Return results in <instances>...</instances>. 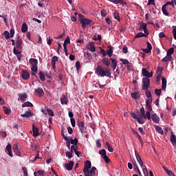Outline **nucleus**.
<instances>
[{
  "label": "nucleus",
  "mask_w": 176,
  "mask_h": 176,
  "mask_svg": "<svg viewBox=\"0 0 176 176\" xmlns=\"http://www.w3.org/2000/svg\"><path fill=\"white\" fill-rule=\"evenodd\" d=\"M96 74L98 76L104 78V76H107L109 78L111 76V72L109 69H104L101 66L98 65L96 67Z\"/></svg>",
  "instance_id": "nucleus-1"
},
{
  "label": "nucleus",
  "mask_w": 176,
  "mask_h": 176,
  "mask_svg": "<svg viewBox=\"0 0 176 176\" xmlns=\"http://www.w3.org/2000/svg\"><path fill=\"white\" fill-rule=\"evenodd\" d=\"M30 64L32 65L31 70L34 74L38 72V60L36 58H30L29 60Z\"/></svg>",
  "instance_id": "nucleus-2"
},
{
  "label": "nucleus",
  "mask_w": 176,
  "mask_h": 176,
  "mask_svg": "<svg viewBox=\"0 0 176 176\" xmlns=\"http://www.w3.org/2000/svg\"><path fill=\"white\" fill-rule=\"evenodd\" d=\"M151 85V79L148 78H143L142 79V89L143 90H147Z\"/></svg>",
  "instance_id": "nucleus-3"
},
{
  "label": "nucleus",
  "mask_w": 176,
  "mask_h": 176,
  "mask_svg": "<svg viewBox=\"0 0 176 176\" xmlns=\"http://www.w3.org/2000/svg\"><path fill=\"white\" fill-rule=\"evenodd\" d=\"M80 23L82 25V28H85L86 25H89L91 23V20L86 19V18H80Z\"/></svg>",
  "instance_id": "nucleus-4"
},
{
  "label": "nucleus",
  "mask_w": 176,
  "mask_h": 176,
  "mask_svg": "<svg viewBox=\"0 0 176 176\" xmlns=\"http://www.w3.org/2000/svg\"><path fill=\"white\" fill-rule=\"evenodd\" d=\"M99 155H101L102 159H104L106 163H109V158L107 155V151L105 149H102L99 151Z\"/></svg>",
  "instance_id": "nucleus-5"
},
{
  "label": "nucleus",
  "mask_w": 176,
  "mask_h": 176,
  "mask_svg": "<svg viewBox=\"0 0 176 176\" xmlns=\"http://www.w3.org/2000/svg\"><path fill=\"white\" fill-rule=\"evenodd\" d=\"M131 116L133 119H136L140 124H144V120L142 119V117L138 116L135 113H131Z\"/></svg>",
  "instance_id": "nucleus-6"
},
{
  "label": "nucleus",
  "mask_w": 176,
  "mask_h": 176,
  "mask_svg": "<svg viewBox=\"0 0 176 176\" xmlns=\"http://www.w3.org/2000/svg\"><path fill=\"white\" fill-rule=\"evenodd\" d=\"M89 168H91V162L90 161H86L83 169V173H90V171H89Z\"/></svg>",
  "instance_id": "nucleus-7"
},
{
  "label": "nucleus",
  "mask_w": 176,
  "mask_h": 176,
  "mask_svg": "<svg viewBox=\"0 0 176 176\" xmlns=\"http://www.w3.org/2000/svg\"><path fill=\"white\" fill-rule=\"evenodd\" d=\"M142 74L144 76H146V78H152V76H153V72H148V70H146V69L143 68L142 70Z\"/></svg>",
  "instance_id": "nucleus-8"
},
{
  "label": "nucleus",
  "mask_w": 176,
  "mask_h": 176,
  "mask_svg": "<svg viewBox=\"0 0 176 176\" xmlns=\"http://www.w3.org/2000/svg\"><path fill=\"white\" fill-rule=\"evenodd\" d=\"M140 31H144V34L148 35V29H146V24L145 23H142L140 27L138 29Z\"/></svg>",
  "instance_id": "nucleus-9"
},
{
  "label": "nucleus",
  "mask_w": 176,
  "mask_h": 176,
  "mask_svg": "<svg viewBox=\"0 0 176 176\" xmlns=\"http://www.w3.org/2000/svg\"><path fill=\"white\" fill-rule=\"evenodd\" d=\"M97 168L96 167H92L90 172L84 173L85 176H94L96 175V170Z\"/></svg>",
  "instance_id": "nucleus-10"
},
{
  "label": "nucleus",
  "mask_w": 176,
  "mask_h": 176,
  "mask_svg": "<svg viewBox=\"0 0 176 176\" xmlns=\"http://www.w3.org/2000/svg\"><path fill=\"white\" fill-rule=\"evenodd\" d=\"M65 168L66 170H67V171H71V170H72L74 168V162L69 161V163L65 164Z\"/></svg>",
  "instance_id": "nucleus-11"
},
{
  "label": "nucleus",
  "mask_w": 176,
  "mask_h": 176,
  "mask_svg": "<svg viewBox=\"0 0 176 176\" xmlns=\"http://www.w3.org/2000/svg\"><path fill=\"white\" fill-rule=\"evenodd\" d=\"M135 155L136 160H138V162L139 163L140 167H142L144 166V162H142L141 157L137 153V151H135Z\"/></svg>",
  "instance_id": "nucleus-12"
},
{
  "label": "nucleus",
  "mask_w": 176,
  "mask_h": 176,
  "mask_svg": "<svg viewBox=\"0 0 176 176\" xmlns=\"http://www.w3.org/2000/svg\"><path fill=\"white\" fill-rule=\"evenodd\" d=\"M35 93L38 97H43V96L45 94V92H43V89L42 88L36 89Z\"/></svg>",
  "instance_id": "nucleus-13"
},
{
  "label": "nucleus",
  "mask_w": 176,
  "mask_h": 176,
  "mask_svg": "<svg viewBox=\"0 0 176 176\" xmlns=\"http://www.w3.org/2000/svg\"><path fill=\"white\" fill-rule=\"evenodd\" d=\"M22 78L25 80H28L30 79V72L27 71H23L22 72Z\"/></svg>",
  "instance_id": "nucleus-14"
},
{
  "label": "nucleus",
  "mask_w": 176,
  "mask_h": 176,
  "mask_svg": "<svg viewBox=\"0 0 176 176\" xmlns=\"http://www.w3.org/2000/svg\"><path fill=\"white\" fill-rule=\"evenodd\" d=\"M110 61H111V68L115 69L118 67V60L115 58H111Z\"/></svg>",
  "instance_id": "nucleus-15"
},
{
  "label": "nucleus",
  "mask_w": 176,
  "mask_h": 176,
  "mask_svg": "<svg viewBox=\"0 0 176 176\" xmlns=\"http://www.w3.org/2000/svg\"><path fill=\"white\" fill-rule=\"evenodd\" d=\"M6 151H8V155H9L10 156V157H13V153L12 152V145H10V144H8L6 146Z\"/></svg>",
  "instance_id": "nucleus-16"
},
{
  "label": "nucleus",
  "mask_w": 176,
  "mask_h": 176,
  "mask_svg": "<svg viewBox=\"0 0 176 176\" xmlns=\"http://www.w3.org/2000/svg\"><path fill=\"white\" fill-rule=\"evenodd\" d=\"M151 119H152L153 122H154V123H159V122L160 121L159 116H157L156 113L151 115Z\"/></svg>",
  "instance_id": "nucleus-17"
},
{
  "label": "nucleus",
  "mask_w": 176,
  "mask_h": 176,
  "mask_svg": "<svg viewBox=\"0 0 176 176\" xmlns=\"http://www.w3.org/2000/svg\"><path fill=\"white\" fill-rule=\"evenodd\" d=\"M173 60L174 58H173L172 56L166 55V57L162 59V61H163L164 63H167L168 61H173Z\"/></svg>",
  "instance_id": "nucleus-18"
},
{
  "label": "nucleus",
  "mask_w": 176,
  "mask_h": 176,
  "mask_svg": "<svg viewBox=\"0 0 176 176\" xmlns=\"http://www.w3.org/2000/svg\"><path fill=\"white\" fill-rule=\"evenodd\" d=\"M78 126L81 133H83V131H85V122H83L82 121H78Z\"/></svg>",
  "instance_id": "nucleus-19"
},
{
  "label": "nucleus",
  "mask_w": 176,
  "mask_h": 176,
  "mask_svg": "<svg viewBox=\"0 0 176 176\" xmlns=\"http://www.w3.org/2000/svg\"><path fill=\"white\" fill-rule=\"evenodd\" d=\"M87 47L89 52H91L92 53H94V52H96V47H94L93 43H89L87 45Z\"/></svg>",
  "instance_id": "nucleus-20"
},
{
  "label": "nucleus",
  "mask_w": 176,
  "mask_h": 176,
  "mask_svg": "<svg viewBox=\"0 0 176 176\" xmlns=\"http://www.w3.org/2000/svg\"><path fill=\"white\" fill-rule=\"evenodd\" d=\"M162 90H163L164 91H166V88L167 87V80L166 78H162Z\"/></svg>",
  "instance_id": "nucleus-21"
},
{
  "label": "nucleus",
  "mask_w": 176,
  "mask_h": 176,
  "mask_svg": "<svg viewBox=\"0 0 176 176\" xmlns=\"http://www.w3.org/2000/svg\"><path fill=\"white\" fill-rule=\"evenodd\" d=\"M60 102L63 105L68 104V98L64 95L63 97L60 98Z\"/></svg>",
  "instance_id": "nucleus-22"
},
{
  "label": "nucleus",
  "mask_w": 176,
  "mask_h": 176,
  "mask_svg": "<svg viewBox=\"0 0 176 176\" xmlns=\"http://www.w3.org/2000/svg\"><path fill=\"white\" fill-rule=\"evenodd\" d=\"M21 116L22 118H30V116H32V112L31 111H27L25 113L21 114Z\"/></svg>",
  "instance_id": "nucleus-23"
},
{
  "label": "nucleus",
  "mask_w": 176,
  "mask_h": 176,
  "mask_svg": "<svg viewBox=\"0 0 176 176\" xmlns=\"http://www.w3.org/2000/svg\"><path fill=\"white\" fill-rule=\"evenodd\" d=\"M33 137H38L39 135V130L36 126H33Z\"/></svg>",
  "instance_id": "nucleus-24"
},
{
  "label": "nucleus",
  "mask_w": 176,
  "mask_h": 176,
  "mask_svg": "<svg viewBox=\"0 0 176 176\" xmlns=\"http://www.w3.org/2000/svg\"><path fill=\"white\" fill-rule=\"evenodd\" d=\"M102 63L104 64V65H107V67H109V65H111V61L108 58H104L102 59Z\"/></svg>",
  "instance_id": "nucleus-25"
},
{
  "label": "nucleus",
  "mask_w": 176,
  "mask_h": 176,
  "mask_svg": "<svg viewBox=\"0 0 176 176\" xmlns=\"http://www.w3.org/2000/svg\"><path fill=\"white\" fill-rule=\"evenodd\" d=\"M58 57L57 56H54L52 58V67L54 69L56 68V61H58Z\"/></svg>",
  "instance_id": "nucleus-26"
},
{
  "label": "nucleus",
  "mask_w": 176,
  "mask_h": 176,
  "mask_svg": "<svg viewBox=\"0 0 176 176\" xmlns=\"http://www.w3.org/2000/svg\"><path fill=\"white\" fill-rule=\"evenodd\" d=\"M170 142L173 145H176V137L175 135H174L173 133H172L170 136Z\"/></svg>",
  "instance_id": "nucleus-27"
},
{
  "label": "nucleus",
  "mask_w": 176,
  "mask_h": 176,
  "mask_svg": "<svg viewBox=\"0 0 176 176\" xmlns=\"http://www.w3.org/2000/svg\"><path fill=\"white\" fill-rule=\"evenodd\" d=\"M21 45H23V40L21 38H19L16 41V49H21Z\"/></svg>",
  "instance_id": "nucleus-28"
},
{
  "label": "nucleus",
  "mask_w": 176,
  "mask_h": 176,
  "mask_svg": "<svg viewBox=\"0 0 176 176\" xmlns=\"http://www.w3.org/2000/svg\"><path fill=\"white\" fill-rule=\"evenodd\" d=\"M144 36L146 37L148 36V34H146V33L139 32L135 36V38H142Z\"/></svg>",
  "instance_id": "nucleus-29"
},
{
  "label": "nucleus",
  "mask_w": 176,
  "mask_h": 176,
  "mask_svg": "<svg viewBox=\"0 0 176 176\" xmlns=\"http://www.w3.org/2000/svg\"><path fill=\"white\" fill-rule=\"evenodd\" d=\"M107 53L109 57H112V55L113 54V47H110Z\"/></svg>",
  "instance_id": "nucleus-30"
},
{
  "label": "nucleus",
  "mask_w": 176,
  "mask_h": 176,
  "mask_svg": "<svg viewBox=\"0 0 176 176\" xmlns=\"http://www.w3.org/2000/svg\"><path fill=\"white\" fill-rule=\"evenodd\" d=\"M22 32H27L28 31V26L27 25V23H23L21 28Z\"/></svg>",
  "instance_id": "nucleus-31"
},
{
  "label": "nucleus",
  "mask_w": 176,
  "mask_h": 176,
  "mask_svg": "<svg viewBox=\"0 0 176 176\" xmlns=\"http://www.w3.org/2000/svg\"><path fill=\"white\" fill-rule=\"evenodd\" d=\"M155 130H156V131H157V133H159V134H162V135H163V134H164L163 129H162V127H160L159 126H157L155 127Z\"/></svg>",
  "instance_id": "nucleus-32"
},
{
  "label": "nucleus",
  "mask_w": 176,
  "mask_h": 176,
  "mask_svg": "<svg viewBox=\"0 0 176 176\" xmlns=\"http://www.w3.org/2000/svg\"><path fill=\"white\" fill-rule=\"evenodd\" d=\"M38 75L40 76L41 80H42L43 82L45 80V79H46L45 77V74L43 72H39Z\"/></svg>",
  "instance_id": "nucleus-33"
},
{
  "label": "nucleus",
  "mask_w": 176,
  "mask_h": 176,
  "mask_svg": "<svg viewBox=\"0 0 176 176\" xmlns=\"http://www.w3.org/2000/svg\"><path fill=\"white\" fill-rule=\"evenodd\" d=\"M164 170L166 171V174L169 176H175V174L173 173V171L168 170L167 168H164Z\"/></svg>",
  "instance_id": "nucleus-34"
},
{
  "label": "nucleus",
  "mask_w": 176,
  "mask_h": 176,
  "mask_svg": "<svg viewBox=\"0 0 176 176\" xmlns=\"http://www.w3.org/2000/svg\"><path fill=\"white\" fill-rule=\"evenodd\" d=\"M162 9V13H164L165 16H168V12H167V9L166 8V5H164Z\"/></svg>",
  "instance_id": "nucleus-35"
},
{
  "label": "nucleus",
  "mask_w": 176,
  "mask_h": 176,
  "mask_svg": "<svg viewBox=\"0 0 176 176\" xmlns=\"http://www.w3.org/2000/svg\"><path fill=\"white\" fill-rule=\"evenodd\" d=\"M25 107H32V103L31 102H25L22 104V107L25 108Z\"/></svg>",
  "instance_id": "nucleus-36"
},
{
  "label": "nucleus",
  "mask_w": 176,
  "mask_h": 176,
  "mask_svg": "<svg viewBox=\"0 0 176 176\" xmlns=\"http://www.w3.org/2000/svg\"><path fill=\"white\" fill-rule=\"evenodd\" d=\"M106 146L109 152H113V148H112L109 143L106 142Z\"/></svg>",
  "instance_id": "nucleus-37"
},
{
  "label": "nucleus",
  "mask_w": 176,
  "mask_h": 176,
  "mask_svg": "<svg viewBox=\"0 0 176 176\" xmlns=\"http://www.w3.org/2000/svg\"><path fill=\"white\" fill-rule=\"evenodd\" d=\"M3 110L4 111V113H5L6 115H9V113H10V109H9V108H8V107H6V106H3Z\"/></svg>",
  "instance_id": "nucleus-38"
},
{
  "label": "nucleus",
  "mask_w": 176,
  "mask_h": 176,
  "mask_svg": "<svg viewBox=\"0 0 176 176\" xmlns=\"http://www.w3.org/2000/svg\"><path fill=\"white\" fill-rule=\"evenodd\" d=\"M113 16H114V19H116V20H118V21L120 20V16H119V12L116 11L113 13Z\"/></svg>",
  "instance_id": "nucleus-39"
},
{
  "label": "nucleus",
  "mask_w": 176,
  "mask_h": 176,
  "mask_svg": "<svg viewBox=\"0 0 176 176\" xmlns=\"http://www.w3.org/2000/svg\"><path fill=\"white\" fill-rule=\"evenodd\" d=\"M173 53H174V48L171 47L170 48L167 52H166V55L167 56H171V54H173Z\"/></svg>",
  "instance_id": "nucleus-40"
},
{
  "label": "nucleus",
  "mask_w": 176,
  "mask_h": 176,
  "mask_svg": "<svg viewBox=\"0 0 176 176\" xmlns=\"http://www.w3.org/2000/svg\"><path fill=\"white\" fill-rule=\"evenodd\" d=\"M140 112L142 113V118H144V119H146V115L145 114V109H144V108H141Z\"/></svg>",
  "instance_id": "nucleus-41"
},
{
  "label": "nucleus",
  "mask_w": 176,
  "mask_h": 176,
  "mask_svg": "<svg viewBox=\"0 0 176 176\" xmlns=\"http://www.w3.org/2000/svg\"><path fill=\"white\" fill-rule=\"evenodd\" d=\"M120 61L122 63V64H124V65H129L130 64V62H129V60H127V59H123L121 58Z\"/></svg>",
  "instance_id": "nucleus-42"
},
{
  "label": "nucleus",
  "mask_w": 176,
  "mask_h": 176,
  "mask_svg": "<svg viewBox=\"0 0 176 176\" xmlns=\"http://www.w3.org/2000/svg\"><path fill=\"white\" fill-rule=\"evenodd\" d=\"M131 97H132V98H134V100H137V98H138V97H140V94H138V93H132Z\"/></svg>",
  "instance_id": "nucleus-43"
},
{
  "label": "nucleus",
  "mask_w": 176,
  "mask_h": 176,
  "mask_svg": "<svg viewBox=\"0 0 176 176\" xmlns=\"http://www.w3.org/2000/svg\"><path fill=\"white\" fill-rule=\"evenodd\" d=\"M3 35L6 38V39H9L10 38V34H9V32H8V31H5L3 32Z\"/></svg>",
  "instance_id": "nucleus-44"
},
{
  "label": "nucleus",
  "mask_w": 176,
  "mask_h": 176,
  "mask_svg": "<svg viewBox=\"0 0 176 176\" xmlns=\"http://www.w3.org/2000/svg\"><path fill=\"white\" fill-rule=\"evenodd\" d=\"M20 98L21 101H25L27 100V95L25 94L21 95Z\"/></svg>",
  "instance_id": "nucleus-45"
},
{
  "label": "nucleus",
  "mask_w": 176,
  "mask_h": 176,
  "mask_svg": "<svg viewBox=\"0 0 176 176\" xmlns=\"http://www.w3.org/2000/svg\"><path fill=\"white\" fill-rule=\"evenodd\" d=\"M70 143H71L72 145H77V144H78V139L75 138V139H74V140H71Z\"/></svg>",
  "instance_id": "nucleus-46"
},
{
  "label": "nucleus",
  "mask_w": 176,
  "mask_h": 176,
  "mask_svg": "<svg viewBox=\"0 0 176 176\" xmlns=\"http://www.w3.org/2000/svg\"><path fill=\"white\" fill-rule=\"evenodd\" d=\"M22 170L23 171L24 176H28V170H27V168L22 167Z\"/></svg>",
  "instance_id": "nucleus-47"
},
{
  "label": "nucleus",
  "mask_w": 176,
  "mask_h": 176,
  "mask_svg": "<svg viewBox=\"0 0 176 176\" xmlns=\"http://www.w3.org/2000/svg\"><path fill=\"white\" fill-rule=\"evenodd\" d=\"M70 122H71V124H72V127H75L76 123V121H75V118H72L70 119Z\"/></svg>",
  "instance_id": "nucleus-48"
},
{
  "label": "nucleus",
  "mask_w": 176,
  "mask_h": 176,
  "mask_svg": "<svg viewBox=\"0 0 176 176\" xmlns=\"http://www.w3.org/2000/svg\"><path fill=\"white\" fill-rule=\"evenodd\" d=\"M47 113L50 116H54V113L53 112V110H52V109H48Z\"/></svg>",
  "instance_id": "nucleus-49"
},
{
  "label": "nucleus",
  "mask_w": 176,
  "mask_h": 176,
  "mask_svg": "<svg viewBox=\"0 0 176 176\" xmlns=\"http://www.w3.org/2000/svg\"><path fill=\"white\" fill-rule=\"evenodd\" d=\"M128 52L129 49L127 48V46L124 45L122 48V53H124V54H126Z\"/></svg>",
  "instance_id": "nucleus-50"
},
{
  "label": "nucleus",
  "mask_w": 176,
  "mask_h": 176,
  "mask_svg": "<svg viewBox=\"0 0 176 176\" xmlns=\"http://www.w3.org/2000/svg\"><path fill=\"white\" fill-rule=\"evenodd\" d=\"M13 53L14 54H16V56L17 54H19L20 53H21V52H20L19 50H17L16 47H14L13 49Z\"/></svg>",
  "instance_id": "nucleus-51"
},
{
  "label": "nucleus",
  "mask_w": 176,
  "mask_h": 176,
  "mask_svg": "<svg viewBox=\"0 0 176 176\" xmlns=\"http://www.w3.org/2000/svg\"><path fill=\"white\" fill-rule=\"evenodd\" d=\"M146 105H151V104H152V98H148V99L146 100Z\"/></svg>",
  "instance_id": "nucleus-52"
},
{
  "label": "nucleus",
  "mask_w": 176,
  "mask_h": 176,
  "mask_svg": "<svg viewBox=\"0 0 176 176\" xmlns=\"http://www.w3.org/2000/svg\"><path fill=\"white\" fill-rule=\"evenodd\" d=\"M72 151L76 152L78 151V146L76 145H72L71 146Z\"/></svg>",
  "instance_id": "nucleus-53"
},
{
  "label": "nucleus",
  "mask_w": 176,
  "mask_h": 176,
  "mask_svg": "<svg viewBox=\"0 0 176 176\" xmlns=\"http://www.w3.org/2000/svg\"><path fill=\"white\" fill-rule=\"evenodd\" d=\"M155 94L156 96H160V94H162V89H155Z\"/></svg>",
  "instance_id": "nucleus-54"
},
{
  "label": "nucleus",
  "mask_w": 176,
  "mask_h": 176,
  "mask_svg": "<svg viewBox=\"0 0 176 176\" xmlns=\"http://www.w3.org/2000/svg\"><path fill=\"white\" fill-rule=\"evenodd\" d=\"M66 156L68 157V159H72V153L71 152H67Z\"/></svg>",
  "instance_id": "nucleus-55"
},
{
  "label": "nucleus",
  "mask_w": 176,
  "mask_h": 176,
  "mask_svg": "<svg viewBox=\"0 0 176 176\" xmlns=\"http://www.w3.org/2000/svg\"><path fill=\"white\" fill-rule=\"evenodd\" d=\"M10 34L11 38H13V36H14V29L11 28L10 30Z\"/></svg>",
  "instance_id": "nucleus-56"
},
{
  "label": "nucleus",
  "mask_w": 176,
  "mask_h": 176,
  "mask_svg": "<svg viewBox=\"0 0 176 176\" xmlns=\"http://www.w3.org/2000/svg\"><path fill=\"white\" fill-rule=\"evenodd\" d=\"M164 5H166V6H167V5H171L173 8L175 7L174 1H167Z\"/></svg>",
  "instance_id": "nucleus-57"
},
{
  "label": "nucleus",
  "mask_w": 176,
  "mask_h": 176,
  "mask_svg": "<svg viewBox=\"0 0 176 176\" xmlns=\"http://www.w3.org/2000/svg\"><path fill=\"white\" fill-rule=\"evenodd\" d=\"M146 117L147 118V119H148V120H151V111H146Z\"/></svg>",
  "instance_id": "nucleus-58"
},
{
  "label": "nucleus",
  "mask_w": 176,
  "mask_h": 176,
  "mask_svg": "<svg viewBox=\"0 0 176 176\" xmlns=\"http://www.w3.org/2000/svg\"><path fill=\"white\" fill-rule=\"evenodd\" d=\"M147 49H148V50H150L151 52L152 51V45L150 44L149 42H147Z\"/></svg>",
  "instance_id": "nucleus-59"
},
{
  "label": "nucleus",
  "mask_w": 176,
  "mask_h": 176,
  "mask_svg": "<svg viewBox=\"0 0 176 176\" xmlns=\"http://www.w3.org/2000/svg\"><path fill=\"white\" fill-rule=\"evenodd\" d=\"M147 5H155V0H148Z\"/></svg>",
  "instance_id": "nucleus-60"
},
{
  "label": "nucleus",
  "mask_w": 176,
  "mask_h": 176,
  "mask_svg": "<svg viewBox=\"0 0 176 176\" xmlns=\"http://www.w3.org/2000/svg\"><path fill=\"white\" fill-rule=\"evenodd\" d=\"M14 152V153H16V155H17V156H21V151H20L19 149L16 150Z\"/></svg>",
  "instance_id": "nucleus-61"
},
{
  "label": "nucleus",
  "mask_w": 176,
  "mask_h": 176,
  "mask_svg": "<svg viewBox=\"0 0 176 176\" xmlns=\"http://www.w3.org/2000/svg\"><path fill=\"white\" fill-rule=\"evenodd\" d=\"M76 68L77 69H79V68H80V62L78 61L76 63Z\"/></svg>",
  "instance_id": "nucleus-62"
},
{
  "label": "nucleus",
  "mask_w": 176,
  "mask_h": 176,
  "mask_svg": "<svg viewBox=\"0 0 176 176\" xmlns=\"http://www.w3.org/2000/svg\"><path fill=\"white\" fill-rule=\"evenodd\" d=\"M173 38L174 39L176 40V28H173Z\"/></svg>",
  "instance_id": "nucleus-63"
},
{
  "label": "nucleus",
  "mask_w": 176,
  "mask_h": 176,
  "mask_svg": "<svg viewBox=\"0 0 176 176\" xmlns=\"http://www.w3.org/2000/svg\"><path fill=\"white\" fill-rule=\"evenodd\" d=\"M143 174L144 176H148V170L146 168H143Z\"/></svg>",
  "instance_id": "nucleus-64"
}]
</instances>
